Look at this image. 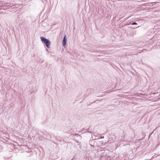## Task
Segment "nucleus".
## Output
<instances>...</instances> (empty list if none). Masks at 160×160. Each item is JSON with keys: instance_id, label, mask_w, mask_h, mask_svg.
Segmentation results:
<instances>
[{"instance_id": "nucleus-2", "label": "nucleus", "mask_w": 160, "mask_h": 160, "mask_svg": "<svg viewBox=\"0 0 160 160\" xmlns=\"http://www.w3.org/2000/svg\"><path fill=\"white\" fill-rule=\"evenodd\" d=\"M67 37L66 35H65L63 38L62 41V45L63 46H64L67 43Z\"/></svg>"}, {"instance_id": "nucleus-1", "label": "nucleus", "mask_w": 160, "mask_h": 160, "mask_svg": "<svg viewBox=\"0 0 160 160\" xmlns=\"http://www.w3.org/2000/svg\"><path fill=\"white\" fill-rule=\"evenodd\" d=\"M40 38L42 42L45 44L47 48H49L51 45V42L49 40L42 37H41Z\"/></svg>"}, {"instance_id": "nucleus-3", "label": "nucleus", "mask_w": 160, "mask_h": 160, "mask_svg": "<svg viewBox=\"0 0 160 160\" xmlns=\"http://www.w3.org/2000/svg\"><path fill=\"white\" fill-rule=\"evenodd\" d=\"M137 24L136 22H134L132 23V25H136Z\"/></svg>"}, {"instance_id": "nucleus-5", "label": "nucleus", "mask_w": 160, "mask_h": 160, "mask_svg": "<svg viewBox=\"0 0 160 160\" xmlns=\"http://www.w3.org/2000/svg\"><path fill=\"white\" fill-rule=\"evenodd\" d=\"M95 102H95H93L92 103H94V102Z\"/></svg>"}, {"instance_id": "nucleus-4", "label": "nucleus", "mask_w": 160, "mask_h": 160, "mask_svg": "<svg viewBox=\"0 0 160 160\" xmlns=\"http://www.w3.org/2000/svg\"><path fill=\"white\" fill-rule=\"evenodd\" d=\"M146 50L145 49H143L141 51V52H143L144 50Z\"/></svg>"}]
</instances>
